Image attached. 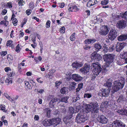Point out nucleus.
I'll return each instance as SVG.
<instances>
[{
    "label": "nucleus",
    "instance_id": "1",
    "mask_svg": "<svg viewBox=\"0 0 127 127\" xmlns=\"http://www.w3.org/2000/svg\"><path fill=\"white\" fill-rule=\"evenodd\" d=\"M83 110L79 113L76 118V122L78 123H83L88 120L86 113L90 111L91 112L92 114L94 116L96 115L98 112L99 105L97 102H91L89 104H84L83 106Z\"/></svg>",
    "mask_w": 127,
    "mask_h": 127
},
{
    "label": "nucleus",
    "instance_id": "2",
    "mask_svg": "<svg viewBox=\"0 0 127 127\" xmlns=\"http://www.w3.org/2000/svg\"><path fill=\"white\" fill-rule=\"evenodd\" d=\"M115 56L113 54H105L103 56V59L106 64L103 65L102 67L104 72H106L110 69V66L113 63Z\"/></svg>",
    "mask_w": 127,
    "mask_h": 127
},
{
    "label": "nucleus",
    "instance_id": "3",
    "mask_svg": "<svg viewBox=\"0 0 127 127\" xmlns=\"http://www.w3.org/2000/svg\"><path fill=\"white\" fill-rule=\"evenodd\" d=\"M125 81L124 79L122 78L114 82V86L112 87L111 92L114 93L122 89L124 86L125 83Z\"/></svg>",
    "mask_w": 127,
    "mask_h": 127
},
{
    "label": "nucleus",
    "instance_id": "4",
    "mask_svg": "<svg viewBox=\"0 0 127 127\" xmlns=\"http://www.w3.org/2000/svg\"><path fill=\"white\" fill-rule=\"evenodd\" d=\"M91 67L92 68H94L92 72L94 75H98L101 71V68L100 67V64L98 63H93L91 65Z\"/></svg>",
    "mask_w": 127,
    "mask_h": 127
},
{
    "label": "nucleus",
    "instance_id": "5",
    "mask_svg": "<svg viewBox=\"0 0 127 127\" xmlns=\"http://www.w3.org/2000/svg\"><path fill=\"white\" fill-rule=\"evenodd\" d=\"M117 35V32L116 30L114 29L111 30L108 33V37L111 40L113 41Z\"/></svg>",
    "mask_w": 127,
    "mask_h": 127
},
{
    "label": "nucleus",
    "instance_id": "6",
    "mask_svg": "<svg viewBox=\"0 0 127 127\" xmlns=\"http://www.w3.org/2000/svg\"><path fill=\"white\" fill-rule=\"evenodd\" d=\"M109 27L107 25L102 26L100 29L99 31V33L100 34L103 35H106L107 34L110 30Z\"/></svg>",
    "mask_w": 127,
    "mask_h": 127
},
{
    "label": "nucleus",
    "instance_id": "7",
    "mask_svg": "<svg viewBox=\"0 0 127 127\" xmlns=\"http://www.w3.org/2000/svg\"><path fill=\"white\" fill-rule=\"evenodd\" d=\"M76 106V107L75 108L72 107H69V116L70 118L72 117V116L73 113H77L81 108L80 104L79 103L77 106Z\"/></svg>",
    "mask_w": 127,
    "mask_h": 127
},
{
    "label": "nucleus",
    "instance_id": "8",
    "mask_svg": "<svg viewBox=\"0 0 127 127\" xmlns=\"http://www.w3.org/2000/svg\"><path fill=\"white\" fill-rule=\"evenodd\" d=\"M110 93L109 89H102L99 91L98 95L101 96L108 97Z\"/></svg>",
    "mask_w": 127,
    "mask_h": 127
},
{
    "label": "nucleus",
    "instance_id": "9",
    "mask_svg": "<svg viewBox=\"0 0 127 127\" xmlns=\"http://www.w3.org/2000/svg\"><path fill=\"white\" fill-rule=\"evenodd\" d=\"M90 69V66L85 64L84 66L80 69V71L84 74L89 72Z\"/></svg>",
    "mask_w": 127,
    "mask_h": 127
},
{
    "label": "nucleus",
    "instance_id": "10",
    "mask_svg": "<svg viewBox=\"0 0 127 127\" xmlns=\"http://www.w3.org/2000/svg\"><path fill=\"white\" fill-rule=\"evenodd\" d=\"M97 120L99 122L102 124L107 123L108 119L103 115L98 116L97 118Z\"/></svg>",
    "mask_w": 127,
    "mask_h": 127
},
{
    "label": "nucleus",
    "instance_id": "11",
    "mask_svg": "<svg viewBox=\"0 0 127 127\" xmlns=\"http://www.w3.org/2000/svg\"><path fill=\"white\" fill-rule=\"evenodd\" d=\"M126 21L122 20L118 21L116 25L118 28L120 29H122L124 28L126 26Z\"/></svg>",
    "mask_w": 127,
    "mask_h": 127
},
{
    "label": "nucleus",
    "instance_id": "12",
    "mask_svg": "<svg viewBox=\"0 0 127 127\" xmlns=\"http://www.w3.org/2000/svg\"><path fill=\"white\" fill-rule=\"evenodd\" d=\"M72 78L76 81L78 82L82 80V77L78 74H73L71 75Z\"/></svg>",
    "mask_w": 127,
    "mask_h": 127
},
{
    "label": "nucleus",
    "instance_id": "13",
    "mask_svg": "<svg viewBox=\"0 0 127 127\" xmlns=\"http://www.w3.org/2000/svg\"><path fill=\"white\" fill-rule=\"evenodd\" d=\"M61 119L60 118L52 119H51V125H53L54 126H56L61 122Z\"/></svg>",
    "mask_w": 127,
    "mask_h": 127
},
{
    "label": "nucleus",
    "instance_id": "14",
    "mask_svg": "<svg viewBox=\"0 0 127 127\" xmlns=\"http://www.w3.org/2000/svg\"><path fill=\"white\" fill-rule=\"evenodd\" d=\"M125 43H122L120 44L119 43H117L116 47V50L117 51L119 52L121 51L124 47Z\"/></svg>",
    "mask_w": 127,
    "mask_h": 127
},
{
    "label": "nucleus",
    "instance_id": "15",
    "mask_svg": "<svg viewBox=\"0 0 127 127\" xmlns=\"http://www.w3.org/2000/svg\"><path fill=\"white\" fill-rule=\"evenodd\" d=\"M110 102H108L107 101H104L101 104L100 106V108H103V110H104V109L107 108L109 106V104L110 103ZM100 110L101 109H100ZM102 110H103L102 109Z\"/></svg>",
    "mask_w": 127,
    "mask_h": 127
},
{
    "label": "nucleus",
    "instance_id": "16",
    "mask_svg": "<svg viewBox=\"0 0 127 127\" xmlns=\"http://www.w3.org/2000/svg\"><path fill=\"white\" fill-rule=\"evenodd\" d=\"M69 8L68 10L69 11L76 12L78 11L79 9L78 8L77 6L75 5H71L70 4L68 5Z\"/></svg>",
    "mask_w": 127,
    "mask_h": 127
},
{
    "label": "nucleus",
    "instance_id": "17",
    "mask_svg": "<svg viewBox=\"0 0 127 127\" xmlns=\"http://www.w3.org/2000/svg\"><path fill=\"white\" fill-rule=\"evenodd\" d=\"M83 64L81 63L75 61L72 64V65L73 68L77 69L82 66Z\"/></svg>",
    "mask_w": 127,
    "mask_h": 127
},
{
    "label": "nucleus",
    "instance_id": "18",
    "mask_svg": "<svg viewBox=\"0 0 127 127\" xmlns=\"http://www.w3.org/2000/svg\"><path fill=\"white\" fill-rule=\"evenodd\" d=\"M116 111L119 114L127 116V108L122 109H117Z\"/></svg>",
    "mask_w": 127,
    "mask_h": 127
},
{
    "label": "nucleus",
    "instance_id": "19",
    "mask_svg": "<svg viewBox=\"0 0 127 127\" xmlns=\"http://www.w3.org/2000/svg\"><path fill=\"white\" fill-rule=\"evenodd\" d=\"M58 99L56 97L53 98L49 103L50 107L52 108H53L55 104V103L58 101Z\"/></svg>",
    "mask_w": 127,
    "mask_h": 127
},
{
    "label": "nucleus",
    "instance_id": "20",
    "mask_svg": "<svg viewBox=\"0 0 127 127\" xmlns=\"http://www.w3.org/2000/svg\"><path fill=\"white\" fill-rule=\"evenodd\" d=\"M42 124L46 127L50 126L51 125V119L44 120L42 122Z\"/></svg>",
    "mask_w": 127,
    "mask_h": 127
},
{
    "label": "nucleus",
    "instance_id": "21",
    "mask_svg": "<svg viewBox=\"0 0 127 127\" xmlns=\"http://www.w3.org/2000/svg\"><path fill=\"white\" fill-rule=\"evenodd\" d=\"M120 58L122 59L123 60L125 61V63H127V53L124 52L120 56Z\"/></svg>",
    "mask_w": 127,
    "mask_h": 127
},
{
    "label": "nucleus",
    "instance_id": "22",
    "mask_svg": "<svg viewBox=\"0 0 127 127\" xmlns=\"http://www.w3.org/2000/svg\"><path fill=\"white\" fill-rule=\"evenodd\" d=\"M118 40L119 41L124 40L127 39V34L121 35L118 37Z\"/></svg>",
    "mask_w": 127,
    "mask_h": 127
},
{
    "label": "nucleus",
    "instance_id": "23",
    "mask_svg": "<svg viewBox=\"0 0 127 127\" xmlns=\"http://www.w3.org/2000/svg\"><path fill=\"white\" fill-rule=\"evenodd\" d=\"M97 1L96 0H90L87 3V6L90 7V6H93L96 4Z\"/></svg>",
    "mask_w": 127,
    "mask_h": 127
},
{
    "label": "nucleus",
    "instance_id": "24",
    "mask_svg": "<svg viewBox=\"0 0 127 127\" xmlns=\"http://www.w3.org/2000/svg\"><path fill=\"white\" fill-rule=\"evenodd\" d=\"M108 102H110L109 104V106L114 108H113L114 110L117 108V106L115 104V101L114 100H112Z\"/></svg>",
    "mask_w": 127,
    "mask_h": 127
},
{
    "label": "nucleus",
    "instance_id": "25",
    "mask_svg": "<svg viewBox=\"0 0 127 127\" xmlns=\"http://www.w3.org/2000/svg\"><path fill=\"white\" fill-rule=\"evenodd\" d=\"M96 41L95 39H88L85 40L84 41L85 44H93Z\"/></svg>",
    "mask_w": 127,
    "mask_h": 127
},
{
    "label": "nucleus",
    "instance_id": "26",
    "mask_svg": "<svg viewBox=\"0 0 127 127\" xmlns=\"http://www.w3.org/2000/svg\"><path fill=\"white\" fill-rule=\"evenodd\" d=\"M76 86V84L74 82H71L70 84L69 90H71L74 89Z\"/></svg>",
    "mask_w": 127,
    "mask_h": 127
},
{
    "label": "nucleus",
    "instance_id": "27",
    "mask_svg": "<svg viewBox=\"0 0 127 127\" xmlns=\"http://www.w3.org/2000/svg\"><path fill=\"white\" fill-rule=\"evenodd\" d=\"M60 92L62 94H66L67 93L68 90L66 88L64 87L61 89Z\"/></svg>",
    "mask_w": 127,
    "mask_h": 127
},
{
    "label": "nucleus",
    "instance_id": "28",
    "mask_svg": "<svg viewBox=\"0 0 127 127\" xmlns=\"http://www.w3.org/2000/svg\"><path fill=\"white\" fill-rule=\"evenodd\" d=\"M126 99L125 97H124L123 96L121 95L120 96L117 100L118 102L121 103L123 101H126Z\"/></svg>",
    "mask_w": 127,
    "mask_h": 127
},
{
    "label": "nucleus",
    "instance_id": "29",
    "mask_svg": "<svg viewBox=\"0 0 127 127\" xmlns=\"http://www.w3.org/2000/svg\"><path fill=\"white\" fill-rule=\"evenodd\" d=\"M44 110L46 112L47 117H49L50 116V115L51 114V110H50L49 108H47Z\"/></svg>",
    "mask_w": 127,
    "mask_h": 127
},
{
    "label": "nucleus",
    "instance_id": "30",
    "mask_svg": "<svg viewBox=\"0 0 127 127\" xmlns=\"http://www.w3.org/2000/svg\"><path fill=\"white\" fill-rule=\"evenodd\" d=\"M80 99L79 95H76L75 97H72V99L73 102H76L77 100H79Z\"/></svg>",
    "mask_w": 127,
    "mask_h": 127
},
{
    "label": "nucleus",
    "instance_id": "31",
    "mask_svg": "<svg viewBox=\"0 0 127 127\" xmlns=\"http://www.w3.org/2000/svg\"><path fill=\"white\" fill-rule=\"evenodd\" d=\"M94 47L95 48V50L98 51L101 48V46L99 43H96L94 45Z\"/></svg>",
    "mask_w": 127,
    "mask_h": 127
},
{
    "label": "nucleus",
    "instance_id": "32",
    "mask_svg": "<svg viewBox=\"0 0 127 127\" xmlns=\"http://www.w3.org/2000/svg\"><path fill=\"white\" fill-rule=\"evenodd\" d=\"M25 86L27 87V88L30 90L32 89V87L30 84L29 82L27 81H25Z\"/></svg>",
    "mask_w": 127,
    "mask_h": 127
},
{
    "label": "nucleus",
    "instance_id": "33",
    "mask_svg": "<svg viewBox=\"0 0 127 127\" xmlns=\"http://www.w3.org/2000/svg\"><path fill=\"white\" fill-rule=\"evenodd\" d=\"M69 98V97L68 96L63 97L61 98V101L62 102H65V103H67L68 102L67 100Z\"/></svg>",
    "mask_w": 127,
    "mask_h": 127
},
{
    "label": "nucleus",
    "instance_id": "34",
    "mask_svg": "<svg viewBox=\"0 0 127 127\" xmlns=\"http://www.w3.org/2000/svg\"><path fill=\"white\" fill-rule=\"evenodd\" d=\"M15 75L14 72L13 70H11L7 74V75L9 77H13Z\"/></svg>",
    "mask_w": 127,
    "mask_h": 127
},
{
    "label": "nucleus",
    "instance_id": "35",
    "mask_svg": "<svg viewBox=\"0 0 127 127\" xmlns=\"http://www.w3.org/2000/svg\"><path fill=\"white\" fill-rule=\"evenodd\" d=\"M120 16L122 18H124L126 20L127 19V12L126 11L124 13H122L120 14Z\"/></svg>",
    "mask_w": 127,
    "mask_h": 127
},
{
    "label": "nucleus",
    "instance_id": "36",
    "mask_svg": "<svg viewBox=\"0 0 127 127\" xmlns=\"http://www.w3.org/2000/svg\"><path fill=\"white\" fill-rule=\"evenodd\" d=\"M83 86V84L82 83H81L78 85V88L76 89V92H79L82 88Z\"/></svg>",
    "mask_w": 127,
    "mask_h": 127
},
{
    "label": "nucleus",
    "instance_id": "37",
    "mask_svg": "<svg viewBox=\"0 0 127 127\" xmlns=\"http://www.w3.org/2000/svg\"><path fill=\"white\" fill-rule=\"evenodd\" d=\"M118 120L114 121L111 124L112 127H118Z\"/></svg>",
    "mask_w": 127,
    "mask_h": 127
},
{
    "label": "nucleus",
    "instance_id": "38",
    "mask_svg": "<svg viewBox=\"0 0 127 127\" xmlns=\"http://www.w3.org/2000/svg\"><path fill=\"white\" fill-rule=\"evenodd\" d=\"M5 82L7 84H11L12 82V79L9 77H8L6 78L5 81Z\"/></svg>",
    "mask_w": 127,
    "mask_h": 127
},
{
    "label": "nucleus",
    "instance_id": "39",
    "mask_svg": "<svg viewBox=\"0 0 127 127\" xmlns=\"http://www.w3.org/2000/svg\"><path fill=\"white\" fill-rule=\"evenodd\" d=\"M8 23V21L6 20L1 21L0 22V25H3L6 27L7 26Z\"/></svg>",
    "mask_w": 127,
    "mask_h": 127
},
{
    "label": "nucleus",
    "instance_id": "40",
    "mask_svg": "<svg viewBox=\"0 0 127 127\" xmlns=\"http://www.w3.org/2000/svg\"><path fill=\"white\" fill-rule=\"evenodd\" d=\"M70 118V116L68 118L67 117H65L63 119V121L66 124H67Z\"/></svg>",
    "mask_w": 127,
    "mask_h": 127
},
{
    "label": "nucleus",
    "instance_id": "41",
    "mask_svg": "<svg viewBox=\"0 0 127 127\" xmlns=\"http://www.w3.org/2000/svg\"><path fill=\"white\" fill-rule=\"evenodd\" d=\"M118 127H125V125L120 121L118 120Z\"/></svg>",
    "mask_w": 127,
    "mask_h": 127
},
{
    "label": "nucleus",
    "instance_id": "42",
    "mask_svg": "<svg viewBox=\"0 0 127 127\" xmlns=\"http://www.w3.org/2000/svg\"><path fill=\"white\" fill-rule=\"evenodd\" d=\"M97 55V54L95 53H93L91 56V59L92 60H96V56Z\"/></svg>",
    "mask_w": 127,
    "mask_h": 127
},
{
    "label": "nucleus",
    "instance_id": "43",
    "mask_svg": "<svg viewBox=\"0 0 127 127\" xmlns=\"http://www.w3.org/2000/svg\"><path fill=\"white\" fill-rule=\"evenodd\" d=\"M119 59L117 61L116 63L117 64L120 65H121L123 64L124 63L123 62V61L124 60H123L122 59Z\"/></svg>",
    "mask_w": 127,
    "mask_h": 127
},
{
    "label": "nucleus",
    "instance_id": "44",
    "mask_svg": "<svg viewBox=\"0 0 127 127\" xmlns=\"http://www.w3.org/2000/svg\"><path fill=\"white\" fill-rule=\"evenodd\" d=\"M42 58L40 56H39L38 58H34V60L35 62L37 63H38L42 59Z\"/></svg>",
    "mask_w": 127,
    "mask_h": 127
},
{
    "label": "nucleus",
    "instance_id": "45",
    "mask_svg": "<svg viewBox=\"0 0 127 127\" xmlns=\"http://www.w3.org/2000/svg\"><path fill=\"white\" fill-rule=\"evenodd\" d=\"M70 40L72 41H74L75 40L76 38L75 33H73L72 34L70 37Z\"/></svg>",
    "mask_w": 127,
    "mask_h": 127
},
{
    "label": "nucleus",
    "instance_id": "46",
    "mask_svg": "<svg viewBox=\"0 0 127 127\" xmlns=\"http://www.w3.org/2000/svg\"><path fill=\"white\" fill-rule=\"evenodd\" d=\"M5 106L3 104L0 105V110L2 111L3 112H6V110H5Z\"/></svg>",
    "mask_w": 127,
    "mask_h": 127
},
{
    "label": "nucleus",
    "instance_id": "47",
    "mask_svg": "<svg viewBox=\"0 0 127 127\" xmlns=\"http://www.w3.org/2000/svg\"><path fill=\"white\" fill-rule=\"evenodd\" d=\"M62 84V82L60 81H57L55 83V86L57 88H58L60 87V85Z\"/></svg>",
    "mask_w": 127,
    "mask_h": 127
},
{
    "label": "nucleus",
    "instance_id": "48",
    "mask_svg": "<svg viewBox=\"0 0 127 127\" xmlns=\"http://www.w3.org/2000/svg\"><path fill=\"white\" fill-rule=\"evenodd\" d=\"M108 2V0H103L101 2V4L103 5L107 4Z\"/></svg>",
    "mask_w": 127,
    "mask_h": 127
},
{
    "label": "nucleus",
    "instance_id": "49",
    "mask_svg": "<svg viewBox=\"0 0 127 127\" xmlns=\"http://www.w3.org/2000/svg\"><path fill=\"white\" fill-rule=\"evenodd\" d=\"M12 41L11 40L8 41L6 43V45L7 46H11L12 44Z\"/></svg>",
    "mask_w": 127,
    "mask_h": 127
},
{
    "label": "nucleus",
    "instance_id": "50",
    "mask_svg": "<svg viewBox=\"0 0 127 127\" xmlns=\"http://www.w3.org/2000/svg\"><path fill=\"white\" fill-rule=\"evenodd\" d=\"M4 70L5 72H7V74L12 70L9 67H5L4 68Z\"/></svg>",
    "mask_w": 127,
    "mask_h": 127
},
{
    "label": "nucleus",
    "instance_id": "51",
    "mask_svg": "<svg viewBox=\"0 0 127 127\" xmlns=\"http://www.w3.org/2000/svg\"><path fill=\"white\" fill-rule=\"evenodd\" d=\"M112 84L110 82H107L104 84V86L106 87H107L109 88L111 86Z\"/></svg>",
    "mask_w": 127,
    "mask_h": 127
},
{
    "label": "nucleus",
    "instance_id": "52",
    "mask_svg": "<svg viewBox=\"0 0 127 127\" xmlns=\"http://www.w3.org/2000/svg\"><path fill=\"white\" fill-rule=\"evenodd\" d=\"M37 91L38 92V93L40 94H42L44 93V90L43 89H41L39 90H38L37 89H35V91Z\"/></svg>",
    "mask_w": 127,
    "mask_h": 127
},
{
    "label": "nucleus",
    "instance_id": "53",
    "mask_svg": "<svg viewBox=\"0 0 127 127\" xmlns=\"http://www.w3.org/2000/svg\"><path fill=\"white\" fill-rule=\"evenodd\" d=\"M23 0H18V4L19 6H22L24 4H23V2H24V1H23Z\"/></svg>",
    "mask_w": 127,
    "mask_h": 127
},
{
    "label": "nucleus",
    "instance_id": "54",
    "mask_svg": "<svg viewBox=\"0 0 127 127\" xmlns=\"http://www.w3.org/2000/svg\"><path fill=\"white\" fill-rule=\"evenodd\" d=\"M51 22L49 20H48L46 23V27L47 28H49L50 26V24Z\"/></svg>",
    "mask_w": 127,
    "mask_h": 127
},
{
    "label": "nucleus",
    "instance_id": "55",
    "mask_svg": "<svg viewBox=\"0 0 127 127\" xmlns=\"http://www.w3.org/2000/svg\"><path fill=\"white\" fill-rule=\"evenodd\" d=\"M116 20V17L115 15L112 16L111 17L110 20L111 21V22H112L113 21H115Z\"/></svg>",
    "mask_w": 127,
    "mask_h": 127
},
{
    "label": "nucleus",
    "instance_id": "56",
    "mask_svg": "<svg viewBox=\"0 0 127 127\" xmlns=\"http://www.w3.org/2000/svg\"><path fill=\"white\" fill-rule=\"evenodd\" d=\"M92 96L91 94H86L84 95V97H86L87 98H90Z\"/></svg>",
    "mask_w": 127,
    "mask_h": 127
},
{
    "label": "nucleus",
    "instance_id": "57",
    "mask_svg": "<svg viewBox=\"0 0 127 127\" xmlns=\"http://www.w3.org/2000/svg\"><path fill=\"white\" fill-rule=\"evenodd\" d=\"M96 56V60H100L102 59V57L99 54H97V55Z\"/></svg>",
    "mask_w": 127,
    "mask_h": 127
},
{
    "label": "nucleus",
    "instance_id": "58",
    "mask_svg": "<svg viewBox=\"0 0 127 127\" xmlns=\"http://www.w3.org/2000/svg\"><path fill=\"white\" fill-rule=\"evenodd\" d=\"M17 20L16 19H14L13 20L12 23L14 26H16L17 25Z\"/></svg>",
    "mask_w": 127,
    "mask_h": 127
},
{
    "label": "nucleus",
    "instance_id": "59",
    "mask_svg": "<svg viewBox=\"0 0 127 127\" xmlns=\"http://www.w3.org/2000/svg\"><path fill=\"white\" fill-rule=\"evenodd\" d=\"M7 52L5 51L1 52L0 53V54L1 56L3 57L7 54Z\"/></svg>",
    "mask_w": 127,
    "mask_h": 127
},
{
    "label": "nucleus",
    "instance_id": "60",
    "mask_svg": "<svg viewBox=\"0 0 127 127\" xmlns=\"http://www.w3.org/2000/svg\"><path fill=\"white\" fill-rule=\"evenodd\" d=\"M59 7L63 8L65 6V4L64 2L59 3H58Z\"/></svg>",
    "mask_w": 127,
    "mask_h": 127
},
{
    "label": "nucleus",
    "instance_id": "61",
    "mask_svg": "<svg viewBox=\"0 0 127 127\" xmlns=\"http://www.w3.org/2000/svg\"><path fill=\"white\" fill-rule=\"evenodd\" d=\"M15 51L17 52H19L20 51V46L19 44H18L16 47Z\"/></svg>",
    "mask_w": 127,
    "mask_h": 127
},
{
    "label": "nucleus",
    "instance_id": "62",
    "mask_svg": "<svg viewBox=\"0 0 127 127\" xmlns=\"http://www.w3.org/2000/svg\"><path fill=\"white\" fill-rule=\"evenodd\" d=\"M61 32L62 33H64L65 32V28L64 27H63L60 29Z\"/></svg>",
    "mask_w": 127,
    "mask_h": 127
},
{
    "label": "nucleus",
    "instance_id": "63",
    "mask_svg": "<svg viewBox=\"0 0 127 127\" xmlns=\"http://www.w3.org/2000/svg\"><path fill=\"white\" fill-rule=\"evenodd\" d=\"M115 48L114 46L113 45H111L109 47V51H113L115 49Z\"/></svg>",
    "mask_w": 127,
    "mask_h": 127
},
{
    "label": "nucleus",
    "instance_id": "64",
    "mask_svg": "<svg viewBox=\"0 0 127 127\" xmlns=\"http://www.w3.org/2000/svg\"><path fill=\"white\" fill-rule=\"evenodd\" d=\"M42 79L41 78H37L36 79L37 81L38 82L40 83H42L43 82Z\"/></svg>",
    "mask_w": 127,
    "mask_h": 127
}]
</instances>
